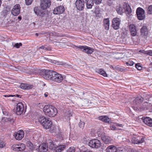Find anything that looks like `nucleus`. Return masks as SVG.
<instances>
[{"mask_svg": "<svg viewBox=\"0 0 152 152\" xmlns=\"http://www.w3.org/2000/svg\"><path fill=\"white\" fill-rule=\"evenodd\" d=\"M147 13L149 15L152 14V5H151L148 7Z\"/></svg>", "mask_w": 152, "mask_h": 152, "instance_id": "obj_37", "label": "nucleus"}, {"mask_svg": "<svg viewBox=\"0 0 152 152\" xmlns=\"http://www.w3.org/2000/svg\"><path fill=\"white\" fill-rule=\"evenodd\" d=\"M98 72L104 77H107V75L105 72L102 69H100L98 70Z\"/></svg>", "mask_w": 152, "mask_h": 152, "instance_id": "obj_34", "label": "nucleus"}, {"mask_svg": "<svg viewBox=\"0 0 152 152\" xmlns=\"http://www.w3.org/2000/svg\"><path fill=\"white\" fill-rule=\"evenodd\" d=\"M89 145L94 148H98L101 146V142L100 141L96 139H94L90 140L88 142Z\"/></svg>", "mask_w": 152, "mask_h": 152, "instance_id": "obj_5", "label": "nucleus"}, {"mask_svg": "<svg viewBox=\"0 0 152 152\" xmlns=\"http://www.w3.org/2000/svg\"><path fill=\"white\" fill-rule=\"evenodd\" d=\"M99 119L105 123H109L110 119L107 116H101L99 117Z\"/></svg>", "mask_w": 152, "mask_h": 152, "instance_id": "obj_29", "label": "nucleus"}, {"mask_svg": "<svg viewBox=\"0 0 152 152\" xmlns=\"http://www.w3.org/2000/svg\"><path fill=\"white\" fill-rule=\"evenodd\" d=\"M123 8L125 10L126 13L128 15H129L132 12V10L130 7L128 5L125 4L123 5Z\"/></svg>", "mask_w": 152, "mask_h": 152, "instance_id": "obj_23", "label": "nucleus"}, {"mask_svg": "<svg viewBox=\"0 0 152 152\" xmlns=\"http://www.w3.org/2000/svg\"><path fill=\"white\" fill-rule=\"evenodd\" d=\"M60 47H63L64 45H65V43L63 42H60Z\"/></svg>", "mask_w": 152, "mask_h": 152, "instance_id": "obj_57", "label": "nucleus"}, {"mask_svg": "<svg viewBox=\"0 0 152 152\" xmlns=\"http://www.w3.org/2000/svg\"><path fill=\"white\" fill-rule=\"evenodd\" d=\"M18 144H14L11 147V149L15 151H18Z\"/></svg>", "mask_w": 152, "mask_h": 152, "instance_id": "obj_35", "label": "nucleus"}, {"mask_svg": "<svg viewBox=\"0 0 152 152\" xmlns=\"http://www.w3.org/2000/svg\"><path fill=\"white\" fill-rule=\"evenodd\" d=\"M60 42L54 41L53 42V43L54 45H56L57 46L60 47Z\"/></svg>", "mask_w": 152, "mask_h": 152, "instance_id": "obj_45", "label": "nucleus"}, {"mask_svg": "<svg viewBox=\"0 0 152 152\" xmlns=\"http://www.w3.org/2000/svg\"><path fill=\"white\" fill-rule=\"evenodd\" d=\"M133 152H138L136 150H134L133 151Z\"/></svg>", "mask_w": 152, "mask_h": 152, "instance_id": "obj_61", "label": "nucleus"}, {"mask_svg": "<svg viewBox=\"0 0 152 152\" xmlns=\"http://www.w3.org/2000/svg\"><path fill=\"white\" fill-rule=\"evenodd\" d=\"M115 125L117 126H119L121 127H123V125L122 124H118L115 123Z\"/></svg>", "mask_w": 152, "mask_h": 152, "instance_id": "obj_56", "label": "nucleus"}, {"mask_svg": "<svg viewBox=\"0 0 152 152\" xmlns=\"http://www.w3.org/2000/svg\"><path fill=\"white\" fill-rule=\"evenodd\" d=\"M143 99V98L141 97H137L133 101V104L135 105L140 104L142 101Z\"/></svg>", "mask_w": 152, "mask_h": 152, "instance_id": "obj_27", "label": "nucleus"}, {"mask_svg": "<svg viewBox=\"0 0 152 152\" xmlns=\"http://www.w3.org/2000/svg\"><path fill=\"white\" fill-rule=\"evenodd\" d=\"M39 9V8L38 7H36L34 8V11L35 14H37L38 13L37 11Z\"/></svg>", "mask_w": 152, "mask_h": 152, "instance_id": "obj_49", "label": "nucleus"}, {"mask_svg": "<svg viewBox=\"0 0 152 152\" xmlns=\"http://www.w3.org/2000/svg\"><path fill=\"white\" fill-rule=\"evenodd\" d=\"M134 62L130 60L128 61L126 63V64L128 66H132L133 65Z\"/></svg>", "mask_w": 152, "mask_h": 152, "instance_id": "obj_42", "label": "nucleus"}, {"mask_svg": "<svg viewBox=\"0 0 152 152\" xmlns=\"http://www.w3.org/2000/svg\"><path fill=\"white\" fill-rule=\"evenodd\" d=\"M112 68L114 69H117V68H116V67H112Z\"/></svg>", "mask_w": 152, "mask_h": 152, "instance_id": "obj_60", "label": "nucleus"}, {"mask_svg": "<svg viewBox=\"0 0 152 152\" xmlns=\"http://www.w3.org/2000/svg\"><path fill=\"white\" fill-rule=\"evenodd\" d=\"M87 8L91 9L94 5V2L93 0H85Z\"/></svg>", "mask_w": 152, "mask_h": 152, "instance_id": "obj_25", "label": "nucleus"}, {"mask_svg": "<svg viewBox=\"0 0 152 152\" xmlns=\"http://www.w3.org/2000/svg\"><path fill=\"white\" fill-rule=\"evenodd\" d=\"M18 18L20 20L21 19V17L20 16L18 17Z\"/></svg>", "mask_w": 152, "mask_h": 152, "instance_id": "obj_59", "label": "nucleus"}, {"mask_svg": "<svg viewBox=\"0 0 152 152\" xmlns=\"http://www.w3.org/2000/svg\"><path fill=\"white\" fill-rule=\"evenodd\" d=\"M52 81L53 82L57 83H60L62 82L64 79V77L62 75L57 72H55Z\"/></svg>", "mask_w": 152, "mask_h": 152, "instance_id": "obj_3", "label": "nucleus"}, {"mask_svg": "<svg viewBox=\"0 0 152 152\" xmlns=\"http://www.w3.org/2000/svg\"><path fill=\"white\" fill-rule=\"evenodd\" d=\"M144 123L152 127V119L149 117L142 118Z\"/></svg>", "mask_w": 152, "mask_h": 152, "instance_id": "obj_18", "label": "nucleus"}, {"mask_svg": "<svg viewBox=\"0 0 152 152\" xmlns=\"http://www.w3.org/2000/svg\"><path fill=\"white\" fill-rule=\"evenodd\" d=\"M18 151H24L26 148V145L23 143H20L18 144Z\"/></svg>", "mask_w": 152, "mask_h": 152, "instance_id": "obj_30", "label": "nucleus"}, {"mask_svg": "<svg viewBox=\"0 0 152 152\" xmlns=\"http://www.w3.org/2000/svg\"><path fill=\"white\" fill-rule=\"evenodd\" d=\"M12 45H13V47H15L17 48H19L20 46H21L22 45V44L21 43H17L16 44H15L14 45H13V44Z\"/></svg>", "mask_w": 152, "mask_h": 152, "instance_id": "obj_38", "label": "nucleus"}, {"mask_svg": "<svg viewBox=\"0 0 152 152\" xmlns=\"http://www.w3.org/2000/svg\"><path fill=\"white\" fill-rule=\"evenodd\" d=\"M117 148L113 145H110L108 146L106 149V152H117Z\"/></svg>", "mask_w": 152, "mask_h": 152, "instance_id": "obj_20", "label": "nucleus"}, {"mask_svg": "<svg viewBox=\"0 0 152 152\" xmlns=\"http://www.w3.org/2000/svg\"><path fill=\"white\" fill-rule=\"evenodd\" d=\"M58 64L59 65H66V64L64 63L63 62H61V61H58Z\"/></svg>", "mask_w": 152, "mask_h": 152, "instance_id": "obj_50", "label": "nucleus"}, {"mask_svg": "<svg viewBox=\"0 0 152 152\" xmlns=\"http://www.w3.org/2000/svg\"><path fill=\"white\" fill-rule=\"evenodd\" d=\"M136 12L137 18L139 20H142L145 18V11L142 8H138L137 9Z\"/></svg>", "mask_w": 152, "mask_h": 152, "instance_id": "obj_4", "label": "nucleus"}, {"mask_svg": "<svg viewBox=\"0 0 152 152\" xmlns=\"http://www.w3.org/2000/svg\"><path fill=\"white\" fill-rule=\"evenodd\" d=\"M65 145H64L57 146L55 148V152H61L65 148Z\"/></svg>", "mask_w": 152, "mask_h": 152, "instance_id": "obj_28", "label": "nucleus"}, {"mask_svg": "<svg viewBox=\"0 0 152 152\" xmlns=\"http://www.w3.org/2000/svg\"><path fill=\"white\" fill-rule=\"evenodd\" d=\"M48 119L45 116H42L39 118L38 120L40 124L43 126L44 125V124H45Z\"/></svg>", "mask_w": 152, "mask_h": 152, "instance_id": "obj_22", "label": "nucleus"}, {"mask_svg": "<svg viewBox=\"0 0 152 152\" xmlns=\"http://www.w3.org/2000/svg\"><path fill=\"white\" fill-rule=\"evenodd\" d=\"M123 7H122L120 5L117 6L116 8V10L118 14L122 15L124 12Z\"/></svg>", "mask_w": 152, "mask_h": 152, "instance_id": "obj_31", "label": "nucleus"}, {"mask_svg": "<svg viewBox=\"0 0 152 152\" xmlns=\"http://www.w3.org/2000/svg\"><path fill=\"white\" fill-rule=\"evenodd\" d=\"M51 5L50 0H41L40 6L42 9L45 10L49 8Z\"/></svg>", "mask_w": 152, "mask_h": 152, "instance_id": "obj_9", "label": "nucleus"}, {"mask_svg": "<svg viewBox=\"0 0 152 152\" xmlns=\"http://www.w3.org/2000/svg\"><path fill=\"white\" fill-rule=\"evenodd\" d=\"M35 35H36V36H38L39 34H38V33H36V34H35Z\"/></svg>", "mask_w": 152, "mask_h": 152, "instance_id": "obj_62", "label": "nucleus"}, {"mask_svg": "<svg viewBox=\"0 0 152 152\" xmlns=\"http://www.w3.org/2000/svg\"><path fill=\"white\" fill-rule=\"evenodd\" d=\"M130 31L132 36H135L137 33V30L135 26L133 24H131L129 26Z\"/></svg>", "mask_w": 152, "mask_h": 152, "instance_id": "obj_16", "label": "nucleus"}, {"mask_svg": "<svg viewBox=\"0 0 152 152\" xmlns=\"http://www.w3.org/2000/svg\"><path fill=\"white\" fill-rule=\"evenodd\" d=\"M25 3L27 5H29L32 3L33 0H25Z\"/></svg>", "mask_w": 152, "mask_h": 152, "instance_id": "obj_41", "label": "nucleus"}, {"mask_svg": "<svg viewBox=\"0 0 152 152\" xmlns=\"http://www.w3.org/2000/svg\"><path fill=\"white\" fill-rule=\"evenodd\" d=\"M85 123L84 122L80 121L79 124V125L80 128L83 129L85 125Z\"/></svg>", "mask_w": 152, "mask_h": 152, "instance_id": "obj_40", "label": "nucleus"}, {"mask_svg": "<svg viewBox=\"0 0 152 152\" xmlns=\"http://www.w3.org/2000/svg\"><path fill=\"white\" fill-rule=\"evenodd\" d=\"M150 104H148V103H144V104L143 105V106H146V107H143V109H145L146 108V109H149L150 108V107L149 106H150Z\"/></svg>", "mask_w": 152, "mask_h": 152, "instance_id": "obj_39", "label": "nucleus"}, {"mask_svg": "<svg viewBox=\"0 0 152 152\" xmlns=\"http://www.w3.org/2000/svg\"><path fill=\"white\" fill-rule=\"evenodd\" d=\"M94 1L96 4H98L101 3L102 0H94Z\"/></svg>", "mask_w": 152, "mask_h": 152, "instance_id": "obj_48", "label": "nucleus"}, {"mask_svg": "<svg viewBox=\"0 0 152 152\" xmlns=\"http://www.w3.org/2000/svg\"><path fill=\"white\" fill-rule=\"evenodd\" d=\"M24 132L22 130H20L14 134L15 138L18 140H21L24 137Z\"/></svg>", "mask_w": 152, "mask_h": 152, "instance_id": "obj_14", "label": "nucleus"}, {"mask_svg": "<svg viewBox=\"0 0 152 152\" xmlns=\"http://www.w3.org/2000/svg\"><path fill=\"white\" fill-rule=\"evenodd\" d=\"M75 148H70L68 150L67 152H75Z\"/></svg>", "mask_w": 152, "mask_h": 152, "instance_id": "obj_44", "label": "nucleus"}, {"mask_svg": "<svg viewBox=\"0 0 152 152\" xmlns=\"http://www.w3.org/2000/svg\"><path fill=\"white\" fill-rule=\"evenodd\" d=\"M2 112L4 115H8V112L5 109L2 110Z\"/></svg>", "mask_w": 152, "mask_h": 152, "instance_id": "obj_46", "label": "nucleus"}, {"mask_svg": "<svg viewBox=\"0 0 152 152\" xmlns=\"http://www.w3.org/2000/svg\"><path fill=\"white\" fill-rule=\"evenodd\" d=\"M9 120L7 118L3 117L2 118V121L4 122V121H7Z\"/></svg>", "mask_w": 152, "mask_h": 152, "instance_id": "obj_54", "label": "nucleus"}, {"mask_svg": "<svg viewBox=\"0 0 152 152\" xmlns=\"http://www.w3.org/2000/svg\"><path fill=\"white\" fill-rule=\"evenodd\" d=\"M55 72L50 70H46L43 72L42 77L45 79L52 81Z\"/></svg>", "mask_w": 152, "mask_h": 152, "instance_id": "obj_2", "label": "nucleus"}, {"mask_svg": "<svg viewBox=\"0 0 152 152\" xmlns=\"http://www.w3.org/2000/svg\"><path fill=\"white\" fill-rule=\"evenodd\" d=\"M135 67L138 70H141L142 68L141 66L140 65V64H136L135 65Z\"/></svg>", "mask_w": 152, "mask_h": 152, "instance_id": "obj_43", "label": "nucleus"}, {"mask_svg": "<svg viewBox=\"0 0 152 152\" xmlns=\"http://www.w3.org/2000/svg\"><path fill=\"white\" fill-rule=\"evenodd\" d=\"M65 9L62 6H60L55 8L53 11V13L55 15H59L63 13Z\"/></svg>", "mask_w": 152, "mask_h": 152, "instance_id": "obj_11", "label": "nucleus"}, {"mask_svg": "<svg viewBox=\"0 0 152 152\" xmlns=\"http://www.w3.org/2000/svg\"><path fill=\"white\" fill-rule=\"evenodd\" d=\"M43 110L45 115L50 117L55 116L57 113L56 108L51 105L45 106Z\"/></svg>", "mask_w": 152, "mask_h": 152, "instance_id": "obj_1", "label": "nucleus"}, {"mask_svg": "<svg viewBox=\"0 0 152 152\" xmlns=\"http://www.w3.org/2000/svg\"><path fill=\"white\" fill-rule=\"evenodd\" d=\"M120 23L121 20L120 19L117 18H114L112 21V26L115 29H118L119 28Z\"/></svg>", "mask_w": 152, "mask_h": 152, "instance_id": "obj_8", "label": "nucleus"}, {"mask_svg": "<svg viewBox=\"0 0 152 152\" xmlns=\"http://www.w3.org/2000/svg\"><path fill=\"white\" fill-rule=\"evenodd\" d=\"M83 152H90L88 151H86Z\"/></svg>", "mask_w": 152, "mask_h": 152, "instance_id": "obj_64", "label": "nucleus"}, {"mask_svg": "<svg viewBox=\"0 0 152 152\" xmlns=\"http://www.w3.org/2000/svg\"><path fill=\"white\" fill-rule=\"evenodd\" d=\"M132 143L134 144H138L143 142L144 141V139L142 137L141 138L139 136L136 137H133L131 140Z\"/></svg>", "mask_w": 152, "mask_h": 152, "instance_id": "obj_13", "label": "nucleus"}, {"mask_svg": "<svg viewBox=\"0 0 152 152\" xmlns=\"http://www.w3.org/2000/svg\"><path fill=\"white\" fill-rule=\"evenodd\" d=\"M72 116V114H71L70 113L69 114V116Z\"/></svg>", "mask_w": 152, "mask_h": 152, "instance_id": "obj_63", "label": "nucleus"}, {"mask_svg": "<svg viewBox=\"0 0 152 152\" xmlns=\"http://www.w3.org/2000/svg\"><path fill=\"white\" fill-rule=\"evenodd\" d=\"M27 146L30 149L33 150L34 149L33 145L29 141H27L26 142Z\"/></svg>", "mask_w": 152, "mask_h": 152, "instance_id": "obj_33", "label": "nucleus"}, {"mask_svg": "<svg viewBox=\"0 0 152 152\" xmlns=\"http://www.w3.org/2000/svg\"><path fill=\"white\" fill-rule=\"evenodd\" d=\"M139 52L146 54L147 51H145L144 50H140L139 51Z\"/></svg>", "mask_w": 152, "mask_h": 152, "instance_id": "obj_53", "label": "nucleus"}, {"mask_svg": "<svg viewBox=\"0 0 152 152\" xmlns=\"http://www.w3.org/2000/svg\"><path fill=\"white\" fill-rule=\"evenodd\" d=\"M104 26L106 30H108L109 28L110 20L108 18L104 19L103 20Z\"/></svg>", "mask_w": 152, "mask_h": 152, "instance_id": "obj_24", "label": "nucleus"}, {"mask_svg": "<svg viewBox=\"0 0 152 152\" xmlns=\"http://www.w3.org/2000/svg\"><path fill=\"white\" fill-rule=\"evenodd\" d=\"M116 125H115V123L111 124L110 126V128L111 130H119V129H118V128H117L116 127Z\"/></svg>", "mask_w": 152, "mask_h": 152, "instance_id": "obj_36", "label": "nucleus"}, {"mask_svg": "<svg viewBox=\"0 0 152 152\" xmlns=\"http://www.w3.org/2000/svg\"><path fill=\"white\" fill-rule=\"evenodd\" d=\"M146 54L152 56V50H147Z\"/></svg>", "mask_w": 152, "mask_h": 152, "instance_id": "obj_47", "label": "nucleus"}, {"mask_svg": "<svg viewBox=\"0 0 152 152\" xmlns=\"http://www.w3.org/2000/svg\"><path fill=\"white\" fill-rule=\"evenodd\" d=\"M44 96L45 97H47L48 96V93H45L44 94Z\"/></svg>", "mask_w": 152, "mask_h": 152, "instance_id": "obj_58", "label": "nucleus"}, {"mask_svg": "<svg viewBox=\"0 0 152 152\" xmlns=\"http://www.w3.org/2000/svg\"><path fill=\"white\" fill-rule=\"evenodd\" d=\"M101 138L102 141L106 144H109L112 141V139L110 137L104 134L101 135Z\"/></svg>", "mask_w": 152, "mask_h": 152, "instance_id": "obj_15", "label": "nucleus"}, {"mask_svg": "<svg viewBox=\"0 0 152 152\" xmlns=\"http://www.w3.org/2000/svg\"><path fill=\"white\" fill-rule=\"evenodd\" d=\"M20 7L19 4H17L14 6L12 10L11 13L13 15L16 16L20 13Z\"/></svg>", "mask_w": 152, "mask_h": 152, "instance_id": "obj_12", "label": "nucleus"}, {"mask_svg": "<svg viewBox=\"0 0 152 152\" xmlns=\"http://www.w3.org/2000/svg\"><path fill=\"white\" fill-rule=\"evenodd\" d=\"M5 146V144L1 141H0V148H3Z\"/></svg>", "mask_w": 152, "mask_h": 152, "instance_id": "obj_52", "label": "nucleus"}, {"mask_svg": "<svg viewBox=\"0 0 152 152\" xmlns=\"http://www.w3.org/2000/svg\"><path fill=\"white\" fill-rule=\"evenodd\" d=\"M49 148L50 149H52L55 152V148H56L57 145L54 144L51 141L49 142Z\"/></svg>", "mask_w": 152, "mask_h": 152, "instance_id": "obj_32", "label": "nucleus"}, {"mask_svg": "<svg viewBox=\"0 0 152 152\" xmlns=\"http://www.w3.org/2000/svg\"><path fill=\"white\" fill-rule=\"evenodd\" d=\"M48 148V145L46 143L42 144L39 146V151L41 152H46Z\"/></svg>", "mask_w": 152, "mask_h": 152, "instance_id": "obj_19", "label": "nucleus"}, {"mask_svg": "<svg viewBox=\"0 0 152 152\" xmlns=\"http://www.w3.org/2000/svg\"><path fill=\"white\" fill-rule=\"evenodd\" d=\"M75 5L77 9L79 10H82L85 6L84 0H77Z\"/></svg>", "mask_w": 152, "mask_h": 152, "instance_id": "obj_10", "label": "nucleus"}, {"mask_svg": "<svg viewBox=\"0 0 152 152\" xmlns=\"http://www.w3.org/2000/svg\"><path fill=\"white\" fill-rule=\"evenodd\" d=\"M140 31L141 34L142 36L145 37L148 35V31L146 26H142L141 28Z\"/></svg>", "mask_w": 152, "mask_h": 152, "instance_id": "obj_21", "label": "nucleus"}, {"mask_svg": "<svg viewBox=\"0 0 152 152\" xmlns=\"http://www.w3.org/2000/svg\"><path fill=\"white\" fill-rule=\"evenodd\" d=\"M20 88L22 89L25 90H28L34 88V86L30 84L27 83H21L20 86Z\"/></svg>", "mask_w": 152, "mask_h": 152, "instance_id": "obj_17", "label": "nucleus"}, {"mask_svg": "<svg viewBox=\"0 0 152 152\" xmlns=\"http://www.w3.org/2000/svg\"><path fill=\"white\" fill-rule=\"evenodd\" d=\"M78 48L82 51L88 54H91L94 51V49L86 46H80Z\"/></svg>", "mask_w": 152, "mask_h": 152, "instance_id": "obj_7", "label": "nucleus"}, {"mask_svg": "<svg viewBox=\"0 0 152 152\" xmlns=\"http://www.w3.org/2000/svg\"><path fill=\"white\" fill-rule=\"evenodd\" d=\"M26 110L24 109V107L23 104L21 102H19L17 104L16 107V113L18 115H20L23 113H25Z\"/></svg>", "mask_w": 152, "mask_h": 152, "instance_id": "obj_6", "label": "nucleus"}, {"mask_svg": "<svg viewBox=\"0 0 152 152\" xmlns=\"http://www.w3.org/2000/svg\"><path fill=\"white\" fill-rule=\"evenodd\" d=\"M37 12L38 13L37 14H36L37 15H40L42 14V12L39 9L38 10Z\"/></svg>", "mask_w": 152, "mask_h": 152, "instance_id": "obj_55", "label": "nucleus"}, {"mask_svg": "<svg viewBox=\"0 0 152 152\" xmlns=\"http://www.w3.org/2000/svg\"><path fill=\"white\" fill-rule=\"evenodd\" d=\"M39 49H42L44 50H48V49L47 48L45 47L44 46H42L40 47Z\"/></svg>", "mask_w": 152, "mask_h": 152, "instance_id": "obj_51", "label": "nucleus"}, {"mask_svg": "<svg viewBox=\"0 0 152 152\" xmlns=\"http://www.w3.org/2000/svg\"><path fill=\"white\" fill-rule=\"evenodd\" d=\"M44 124V125L43 126L44 128L46 129H48L51 127L52 122L49 119H48L46 123Z\"/></svg>", "mask_w": 152, "mask_h": 152, "instance_id": "obj_26", "label": "nucleus"}]
</instances>
